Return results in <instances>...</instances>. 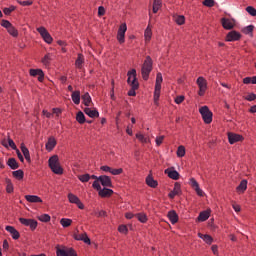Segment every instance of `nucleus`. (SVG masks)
<instances>
[{
  "label": "nucleus",
  "instance_id": "obj_34",
  "mask_svg": "<svg viewBox=\"0 0 256 256\" xmlns=\"http://www.w3.org/2000/svg\"><path fill=\"white\" fill-rule=\"evenodd\" d=\"M82 103L85 107H89V105H91V95H89V92L82 95Z\"/></svg>",
  "mask_w": 256,
  "mask_h": 256
},
{
  "label": "nucleus",
  "instance_id": "obj_2",
  "mask_svg": "<svg viewBox=\"0 0 256 256\" xmlns=\"http://www.w3.org/2000/svg\"><path fill=\"white\" fill-rule=\"evenodd\" d=\"M153 71V59L151 56H146L144 63L142 64L141 68V75L144 81H149V75Z\"/></svg>",
  "mask_w": 256,
  "mask_h": 256
},
{
  "label": "nucleus",
  "instance_id": "obj_36",
  "mask_svg": "<svg viewBox=\"0 0 256 256\" xmlns=\"http://www.w3.org/2000/svg\"><path fill=\"white\" fill-rule=\"evenodd\" d=\"M60 225H62L64 229H67V227H71V225H73V220L69 218H62L60 220Z\"/></svg>",
  "mask_w": 256,
  "mask_h": 256
},
{
  "label": "nucleus",
  "instance_id": "obj_18",
  "mask_svg": "<svg viewBox=\"0 0 256 256\" xmlns=\"http://www.w3.org/2000/svg\"><path fill=\"white\" fill-rule=\"evenodd\" d=\"M239 39H241V33L237 32L235 30L230 31L226 35V41L233 42V41H239Z\"/></svg>",
  "mask_w": 256,
  "mask_h": 256
},
{
  "label": "nucleus",
  "instance_id": "obj_27",
  "mask_svg": "<svg viewBox=\"0 0 256 256\" xmlns=\"http://www.w3.org/2000/svg\"><path fill=\"white\" fill-rule=\"evenodd\" d=\"M24 197L28 203H43V199L37 195H25Z\"/></svg>",
  "mask_w": 256,
  "mask_h": 256
},
{
  "label": "nucleus",
  "instance_id": "obj_38",
  "mask_svg": "<svg viewBox=\"0 0 256 256\" xmlns=\"http://www.w3.org/2000/svg\"><path fill=\"white\" fill-rule=\"evenodd\" d=\"M76 121L80 124V125H83V123H86V119H85V114H83L82 111H79L77 114H76Z\"/></svg>",
  "mask_w": 256,
  "mask_h": 256
},
{
  "label": "nucleus",
  "instance_id": "obj_29",
  "mask_svg": "<svg viewBox=\"0 0 256 256\" xmlns=\"http://www.w3.org/2000/svg\"><path fill=\"white\" fill-rule=\"evenodd\" d=\"M83 63H85V57L83 54L79 53L75 61L76 69H83Z\"/></svg>",
  "mask_w": 256,
  "mask_h": 256
},
{
  "label": "nucleus",
  "instance_id": "obj_32",
  "mask_svg": "<svg viewBox=\"0 0 256 256\" xmlns=\"http://www.w3.org/2000/svg\"><path fill=\"white\" fill-rule=\"evenodd\" d=\"M12 175L14 179H17L18 181H23V177H25V172H23L22 169H19V170L13 171Z\"/></svg>",
  "mask_w": 256,
  "mask_h": 256
},
{
  "label": "nucleus",
  "instance_id": "obj_43",
  "mask_svg": "<svg viewBox=\"0 0 256 256\" xmlns=\"http://www.w3.org/2000/svg\"><path fill=\"white\" fill-rule=\"evenodd\" d=\"M78 179L79 181H81V183H89V180L91 179V175L90 174L79 175Z\"/></svg>",
  "mask_w": 256,
  "mask_h": 256
},
{
  "label": "nucleus",
  "instance_id": "obj_12",
  "mask_svg": "<svg viewBox=\"0 0 256 256\" xmlns=\"http://www.w3.org/2000/svg\"><path fill=\"white\" fill-rule=\"evenodd\" d=\"M68 201L69 203H73L74 205H77L78 209H85V204L81 202V199L77 197V195L73 193L68 194Z\"/></svg>",
  "mask_w": 256,
  "mask_h": 256
},
{
  "label": "nucleus",
  "instance_id": "obj_62",
  "mask_svg": "<svg viewBox=\"0 0 256 256\" xmlns=\"http://www.w3.org/2000/svg\"><path fill=\"white\" fill-rule=\"evenodd\" d=\"M111 167L104 165L100 167V171H104L105 173H111Z\"/></svg>",
  "mask_w": 256,
  "mask_h": 256
},
{
  "label": "nucleus",
  "instance_id": "obj_46",
  "mask_svg": "<svg viewBox=\"0 0 256 256\" xmlns=\"http://www.w3.org/2000/svg\"><path fill=\"white\" fill-rule=\"evenodd\" d=\"M6 193H13L14 191V187H13V183L11 182V179H6Z\"/></svg>",
  "mask_w": 256,
  "mask_h": 256
},
{
  "label": "nucleus",
  "instance_id": "obj_58",
  "mask_svg": "<svg viewBox=\"0 0 256 256\" xmlns=\"http://www.w3.org/2000/svg\"><path fill=\"white\" fill-rule=\"evenodd\" d=\"M95 217H107V211L101 210L99 212H94Z\"/></svg>",
  "mask_w": 256,
  "mask_h": 256
},
{
  "label": "nucleus",
  "instance_id": "obj_13",
  "mask_svg": "<svg viewBox=\"0 0 256 256\" xmlns=\"http://www.w3.org/2000/svg\"><path fill=\"white\" fill-rule=\"evenodd\" d=\"M127 32V24H121L118 33H117V40L121 44L125 43V33Z\"/></svg>",
  "mask_w": 256,
  "mask_h": 256
},
{
  "label": "nucleus",
  "instance_id": "obj_59",
  "mask_svg": "<svg viewBox=\"0 0 256 256\" xmlns=\"http://www.w3.org/2000/svg\"><path fill=\"white\" fill-rule=\"evenodd\" d=\"M165 139V136H158L156 137V145L157 147H160L163 144V140Z\"/></svg>",
  "mask_w": 256,
  "mask_h": 256
},
{
  "label": "nucleus",
  "instance_id": "obj_22",
  "mask_svg": "<svg viewBox=\"0 0 256 256\" xmlns=\"http://www.w3.org/2000/svg\"><path fill=\"white\" fill-rule=\"evenodd\" d=\"M146 185H148V187H151L152 189H157V187L159 186V182H157V180L153 179L152 174H149L146 177Z\"/></svg>",
  "mask_w": 256,
  "mask_h": 256
},
{
  "label": "nucleus",
  "instance_id": "obj_56",
  "mask_svg": "<svg viewBox=\"0 0 256 256\" xmlns=\"http://www.w3.org/2000/svg\"><path fill=\"white\" fill-rule=\"evenodd\" d=\"M111 175H121L123 173V168L113 169L110 170Z\"/></svg>",
  "mask_w": 256,
  "mask_h": 256
},
{
  "label": "nucleus",
  "instance_id": "obj_48",
  "mask_svg": "<svg viewBox=\"0 0 256 256\" xmlns=\"http://www.w3.org/2000/svg\"><path fill=\"white\" fill-rule=\"evenodd\" d=\"M118 231L119 233H122L123 235H127V233H129V228H127V225H120L118 226Z\"/></svg>",
  "mask_w": 256,
  "mask_h": 256
},
{
  "label": "nucleus",
  "instance_id": "obj_33",
  "mask_svg": "<svg viewBox=\"0 0 256 256\" xmlns=\"http://www.w3.org/2000/svg\"><path fill=\"white\" fill-rule=\"evenodd\" d=\"M7 165L8 167H10V169H19V162H17L15 158H9L7 161Z\"/></svg>",
  "mask_w": 256,
  "mask_h": 256
},
{
  "label": "nucleus",
  "instance_id": "obj_39",
  "mask_svg": "<svg viewBox=\"0 0 256 256\" xmlns=\"http://www.w3.org/2000/svg\"><path fill=\"white\" fill-rule=\"evenodd\" d=\"M235 27V19L225 18V29H233Z\"/></svg>",
  "mask_w": 256,
  "mask_h": 256
},
{
  "label": "nucleus",
  "instance_id": "obj_51",
  "mask_svg": "<svg viewBox=\"0 0 256 256\" xmlns=\"http://www.w3.org/2000/svg\"><path fill=\"white\" fill-rule=\"evenodd\" d=\"M15 9H16V7L12 5V6L8 7V8H4L3 9V13H4V15H11V13L13 11H15Z\"/></svg>",
  "mask_w": 256,
  "mask_h": 256
},
{
  "label": "nucleus",
  "instance_id": "obj_5",
  "mask_svg": "<svg viewBox=\"0 0 256 256\" xmlns=\"http://www.w3.org/2000/svg\"><path fill=\"white\" fill-rule=\"evenodd\" d=\"M199 113L206 125H211V123H213V112L210 111L209 106L200 107Z\"/></svg>",
  "mask_w": 256,
  "mask_h": 256
},
{
  "label": "nucleus",
  "instance_id": "obj_1",
  "mask_svg": "<svg viewBox=\"0 0 256 256\" xmlns=\"http://www.w3.org/2000/svg\"><path fill=\"white\" fill-rule=\"evenodd\" d=\"M127 83L131 89L128 91V97H135L137 95V89H139V81L137 80V70L132 69L127 72Z\"/></svg>",
  "mask_w": 256,
  "mask_h": 256
},
{
  "label": "nucleus",
  "instance_id": "obj_40",
  "mask_svg": "<svg viewBox=\"0 0 256 256\" xmlns=\"http://www.w3.org/2000/svg\"><path fill=\"white\" fill-rule=\"evenodd\" d=\"M41 63L45 65L46 67L48 65H51V53H47L41 60Z\"/></svg>",
  "mask_w": 256,
  "mask_h": 256
},
{
  "label": "nucleus",
  "instance_id": "obj_28",
  "mask_svg": "<svg viewBox=\"0 0 256 256\" xmlns=\"http://www.w3.org/2000/svg\"><path fill=\"white\" fill-rule=\"evenodd\" d=\"M198 237H199V239H203V241L207 245H212L213 244V236H211L209 234H202L201 232H199Z\"/></svg>",
  "mask_w": 256,
  "mask_h": 256
},
{
  "label": "nucleus",
  "instance_id": "obj_63",
  "mask_svg": "<svg viewBox=\"0 0 256 256\" xmlns=\"http://www.w3.org/2000/svg\"><path fill=\"white\" fill-rule=\"evenodd\" d=\"M8 144H9V147H11V149H17V145H15V142L13 141V139L8 138Z\"/></svg>",
  "mask_w": 256,
  "mask_h": 256
},
{
  "label": "nucleus",
  "instance_id": "obj_14",
  "mask_svg": "<svg viewBox=\"0 0 256 256\" xmlns=\"http://www.w3.org/2000/svg\"><path fill=\"white\" fill-rule=\"evenodd\" d=\"M30 77H38V81L43 83L45 81V73L41 69H30L29 70Z\"/></svg>",
  "mask_w": 256,
  "mask_h": 256
},
{
  "label": "nucleus",
  "instance_id": "obj_10",
  "mask_svg": "<svg viewBox=\"0 0 256 256\" xmlns=\"http://www.w3.org/2000/svg\"><path fill=\"white\" fill-rule=\"evenodd\" d=\"M19 222L21 225L29 227L32 231H35V229H37V225H39L35 219L19 218Z\"/></svg>",
  "mask_w": 256,
  "mask_h": 256
},
{
  "label": "nucleus",
  "instance_id": "obj_41",
  "mask_svg": "<svg viewBox=\"0 0 256 256\" xmlns=\"http://www.w3.org/2000/svg\"><path fill=\"white\" fill-rule=\"evenodd\" d=\"M135 217L138 219V221H140V223H145L148 220L145 213H137L135 214Z\"/></svg>",
  "mask_w": 256,
  "mask_h": 256
},
{
  "label": "nucleus",
  "instance_id": "obj_47",
  "mask_svg": "<svg viewBox=\"0 0 256 256\" xmlns=\"http://www.w3.org/2000/svg\"><path fill=\"white\" fill-rule=\"evenodd\" d=\"M177 157H185V146L180 145L176 152Z\"/></svg>",
  "mask_w": 256,
  "mask_h": 256
},
{
  "label": "nucleus",
  "instance_id": "obj_23",
  "mask_svg": "<svg viewBox=\"0 0 256 256\" xmlns=\"http://www.w3.org/2000/svg\"><path fill=\"white\" fill-rule=\"evenodd\" d=\"M167 217H168L170 223H172V225H175V223H178V221H179V215L177 214V212L175 210H170L167 214Z\"/></svg>",
  "mask_w": 256,
  "mask_h": 256
},
{
  "label": "nucleus",
  "instance_id": "obj_9",
  "mask_svg": "<svg viewBox=\"0 0 256 256\" xmlns=\"http://www.w3.org/2000/svg\"><path fill=\"white\" fill-rule=\"evenodd\" d=\"M36 31H38L43 39V41H45V43H47L48 45H51V43H53V37L51 36V34L49 33V31H47V28L41 26L38 27L36 29Z\"/></svg>",
  "mask_w": 256,
  "mask_h": 256
},
{
  "label": "nucleus",
  "instance_id": "obj_11",
  "mask_svg": "<svg viewBox=\"0 0 256 256\" xmlns=\"http://www.w3.org/2000/svg\"><path fill=\"white\" fill-rule=\"evenodd\" d=\"M56 256H79V255H77V251H75L73 248H66V249L57 248Z\"/></svg>",
  "mask_w": 256,
  "mask_h": 256
},
{
  "label": "nucleus",
  "instance_id": "obj_64",
  "mask_svg": "<svg viewBox=\"0 0 256 256\" xmlns=\"http://www.w3.org/2000/svg\"><path fill=\"white\" fill-rule=\"evenodd\" d=\"M54 115H57V117H59V115H61V113H63V110H61V108H53L52 109Z\"/></svg>",
  "mask_w": 256,
  "mask_h": 256
},
{
  "label": "nucleus",
  "instance_id": "obj_53",
  "mask_svg": "<svg viewBox=\"0 0 256 256\" xmlns=\"http://www.w3.org/2000/svg\"><path fill=\"white\" fill-rule=\"evenodd\" d=\"M204 7H215V0H204Z\"/></svg>",
  "mask_w": 256,
  "mask_h": 256
},
{
  "label": "nucleus",
  "instance_id": "obj_6",
  "mask_svg": "<svg viewBox=\"0 0 256 256\" xmlns=\"http://www.w3.org/2000/svg\"><path fill=\"white\" fill-rule=\"evenodd\" d=\"M161 83H163V74L158 72L156 74L155 90H154V103L159 102V97H161Z\"/></svg>",
  "mask_w": 256,
  "mask_h": 256
},
{
  "label": "nucleus",
  "instance_id": "obj_44",
  "mask_svg": "<svg viewBox=\"0 0 256 256\" xmlns=\"http://www.w3.org/2000/svg\"><path fill=\"white\" fill-rule=\"evenodd\" d=\"M38 219L42 223H49V221H51V216L49 214H42L38 217Z\"/></svg>",
  "mask_w": 256,
  "mask_h": 256
},
{
  "label": "nucleus",
  "instance_id": "obj_26",
  "mask_svg": "<svg viewBox=\"0 0 256 256\" xmlns=\"http://www.w3.org/2000/svg\"><path fill=\"white\" fill-rule=\"evenodd\" d=\"M57 146V140L55 137L48 138V141L45 145L47 151H52Z\"/></svg>",
  "mask_w": 256,
  "mask_h": 256
},
{
  "label": "nucleus",
  "instance_id": "obj_17",
  "mask_svg": "<svg viewBox=\"0 0 256 256\" xmlns=\"http://www.w3.org/2000/svg\"><path fill=\"white\" fill-rule=\"evenodd\" d=\"M177 195H181V184L175 182L173 190L168 194L169 199H175Z\"/></svg>",
  "mask_w": 256,
  "mask_h": 256
},
{
  "label": "nucleus",
  "instance_id": "obj_19",
  "mask_svg": "<svg viewBox=\"0 0 256 256\" xmlns=\"http://www.w3.org/2000/svg\"><path fill=\"white\" fill-rule=\"evenodd\" d=\"M190 185L194 189L199 197H203V190L199 187V182L195 178L190 179Z\"/></svg>",
  "mask_w": 256,
  "mask_h": 256
},
{
  "label": "nucleus",
  "instance_id": "obj_61",
  "mask_svg": "<svg viewBox=\"0 0 256 256\" xmlns=\"http://www.w3.org/2000/svg\"><path fill=\"white\" fill-rule=\"evenodd\" d=\"M246 101H255L256 100V95L251 93V94H248L246 97H245Z\"/></svg>",
  "mask_w": 256,
  "mask_h": 256
},
{
  "label": "nucleus",
  "instance_id": "obj_35",
  "mask_svg": "<svg viewBox=\"0 0 256 256\" xmlns=\"http://www.w3.org/2000/svg\"><path fill=\"white\" fill-rule=\"evenodd\" d=\"M162 6H163V2L161 0H154L153 7H152L153 13H158L159 9H161Z\"/></svg>",
  "mask_w": 256,
  "mask_h": 256
},
{
  "label": "nucleus",
  "instance_id": "obj_25",
  "mask_svg": "<svg viewBox=\"0 0 256 256\" xmlns=\"http://www.w3.org/2000/svg\"><path fill=\"white\" fill-rule=\"evenodd\" d=\"M20 149H21L27 163H31V154L29 153V148H27V146H25V143L20 144Z\"/></svg>",
  "mask_w": 256,
  "mask_h": 256
},
{
  "label": "nucleus",
  "instance_id": "obj_42",
  "mask_svg": "<svg viewBox=\"0 0 256 256\" xmlns=\"http://www.w3.org/2000/svg\"><path fill=\"white\" fill-rule=\"evenodd\" d=\"M136 139H138V141H140V143H149V138L145 137V135H143L141 133H136Z\"/></svg>",
  "mask_w": 256,
  "mask_h": 256
},
{
  "label": "nucleus",
  "instance_id": "obj_3",
  "mask_svg": "<svg viewBox=\"0 0 256 256\" xmlns=\"http://www.w3.org/2000/svg\"><path fill=\"white\" fill-rule=\"evenodd\" d=\"M48 166L55 175H63V167L59 162V156L53 155L48 160Z\"/></svg>",
  "mask_w": 256,
  "mask_h": 256
},
{
  "label": "nucleus",
  "instance_id": "obj_37",
  "mask_svg": "<svg viewBox=\"0 0 256 256\" xmlns=\"http://www.w3.org/2000/svg\"><path fill=\"white\" fill-rule=\"evenodd\" d=\"M239 193H245L247 191V180H242L237 187Z\"/></svg>",
  "mask_w": 256,
  "mask_h": 256
},
{
  "label": "nucleus",
  "instance_id": "obj_52",
  "mask_svg": "<svg viewBox=\"0 0 256 256\" xmlns=\"http://www.w3.org/2000/svg\"><path fill=\"white\" fill-rule=\"evenodd\" d=\"M78 241H83L87 245H91V239L87 236V233H84L83 238H78Z\"/></svg>",
  "mask_w": 256,
  "mask_h": 256
},
{
  "label": "nucleus",
  "instance_id": "obj_31",
  "mask_svg": "<svg viewBox=\"0 0 256 256\" xmlns=\"http://www.w3.org/2000/svg\"><path fill=\"white\" fill-rule=\"evenodd\" d=\"M209 217H211V210H205L200 212L199 216H198V221H207V219H209Z\"/></svg>",
  "mask_w": 256,
  "mask_h": 256
},
{
  "label": "nucleus",
  "instance_id": "obj_45",
  "mask_svg": "<svg viewBox=\"0 0 256 256\" xmlns=\"http://www.w3.org/2000/svg\"><path fill=\"white\" fill-rule=\"evenodd\" d=\"M144 37L146 39V41H151V37H153V31L151 30V28L147 27L145 32H144Z\"/></svg>",
  "mask_w": 256,
  "mask_h": 256
},
{
  "label": "nucleus",
  "instance_id": "obj_60",
  "mask_svg": "<svg viewBox=\"0 0 256 256\" xmlns=\"http://www.w3.org/2000/svg\"><path fill=\"white\" fill-rule=\"evenodd\" d=\"M105 15V7L99 6L98 7V17H103Z\"/></svg>",
  "mask_w": 256,
  "mask_h": 256
},
{
  "label": "nucleus",
  "instance_id": "obj_8",
  "mask_svg": "<svg viewBox=\"0 0 256 256\" xmlns=\"http://www.w3.org/2000/svg\"><path fill=\"white\" fill-rule=\"evenodd\" d=\"M196 84L198 85V95L199 97H203L205 93L207 92V79H205L203 76H200L196 80Z\"/></svg>",
  "mask_w": 256,
  "mask_h": 256
},
{
  "label": "nucleus",
  "instance_id": "obj_21",
  "mask_svg": "<svg viewBox=\"0 0 256 256\" xmlns=\"http://www.w3.org/2000/svg\"><path fill=\"white\" fill-rule=\"evenodd\" d=\"M5 230L10 233L12 239H14L15 241H17V239L21 237V234L13 226H6Z\"/></svg>",
  "mask_w": 256,
  "mask_h": 256
},
{
  "label": "nucleus",
  "instance_id": "obj_20",
  "mask_svg": "<svg viewBox=\"0 0 256 256\" xmlns=\"http://www.w3.org/2000/svg\"><path fill=\"white\" fill-rule=\"evenodd\" d=\"M228 141L230 145H233L239 141H243V136L235 133H228Z\"/></svg>",
  "mask_w": 256,
  "mask_h": 256
},
{
  "label": "nucleus",
  "instance_id": "obj_50",
  "mask_svg": "<svg viewBox=\"0 0 256 256\" xmlns=\"http://www.w3.org/2000/svg\"><path fill=\"white\" fill-rule=\"evenodd\" d=\"M253 29H255V26L253 25H249V26H246L245 28H243V33H245V35H249L251 33H253Z\"/></svg>",
  "mask_w": 256,
  "mask_h": 256
},
{
  "label": "nucleus",
  "instance_id": "obj_30",
  "mask_svg": "<svg viewBox=\"0 0 256 256\" xmlns=\"http://www.w3.org/2000/svg\"><path fill=\"white\" fill-rule=\"evenodd\" d=\"M71 97L75 105H79V103H81V92L79 90L73 91Z\"/></svg>",
  "mask_w": 256,
  "mask_h": 256
},
{
  "label": "nucleus",
  "instance_id": "obj_15",
  "mask_svg": "<svg viewBox=\"0 0 256 256\" xmlns=\"http://www.w3.org/2000/svg\"><path fill=\"white\" fill-rule=\"evenodd\" d=\"M99 182L101 183V186L104 188L113 187V181L111 180V177L107 175H101L98 177Z\"/></svg>",
  "mask_w": 256,
  "mask_h": 256
},
{
  "label": "nucleus",
  "instance_id": "obj_16",
  "mask_svg": "<svg viewBox=\"0 0 256 256\" xmlns=\"http://www.w3.org/2000/svg\"><path fill=\"white\" fill-rule=\"evenodd\" d=\"M165 175H168L169 179H173L174 181H179V172L175 170V168H168L164 171Z\"/></svg>",
  "mask_w": 256,
  "mask_h": 256
},
{
  "label": "nucleus",
  "instance_id": "obj_55",
  "mask_svg": "<svg viewBox=\"0 0 256 256\" xmlns=\"http://www.w3.org/2000/svg\"><path fill=\"white\" fill-rule=\"evenodd\" d=\"M19 5H22V7H29L33 5V1L26 0V1H18Z\"/></svg>",
  "mask_w": 256,
  "mask_h": 256
},
{
  "label": "nucleus",
  "instance_id": "obj_7",
  "mask_svg": "<svg viewBox=\"0 0 256 256\" xmlns=\"http://www.w3.org/2000/svg\"><path fill=\"white\" fill-rule=\"evenodd\" d=\"M0 25L1 27H4V29L7 30V33L12 37H19V30H17L9 20L2 19Z\"/></svg>",
  "mask_w": 256,
  "mask_h": 256
},
{
  "label": "nucleus",
  "instance_id": "obj_49",
  "mask_svg": "<svg viewBox=\"0 0 256 256\" xmlns=\"http://www.w3.org/2000/svg\"><path fill=\"white\" fill-rule=\"evenodd\" d=\"M175 23L177 25H185V16L179 15L175 18Z\"/></svg>",
  "mask_w": 256,
  "mask_h": 256
},
{
  "label": "nucleus",
  "instance_id": "obj_57",
  "mask_svg": "<svg viewBox=\"0 0 256 256\" xmlns=\"http://www.w3.org/2000/svg\"><path fill=\"white\" fill-rule=\"evenodd\" d=\"M174 101L176 105H181V103L185 101V96L183 95L177 96Z\"/></svg>",
  "mask_w": 256,
  "mask_h": 256
},
{
  "label": "nucleus",
  "instance_id": "obj_54",
  "mask_svg": "<svg viewBox=\"0 0 256 256\" xmlns=\"http://www.w3.org/2000/svg\"><path fill=\"white\" fill-rule=\"evenodd\" d=\"M247 13H249V15H251L252 17H256V9L253 8L252 6H248L246 8Z\"/></svg>",
  "mask_w": 256,
  "mask_h": 256
},
{
  "label": "nucleus",
  "instance_id": "obj_4",
  "mask_svg": "<svg viewBox=\"0 0 256 256\" xmlns=\"http://www.w3.org/2000/svg\"><path fill=\"white\" fill-rule=\"evenodd\" d=\"M93 189H96L98 191L99 197H102V199H107L113 195V189L111 188H101V184H99L97 181H94L92 183Z\"/></svg>",
  "mask_w": 256,
  "mask_h": 256
},
{
  "label": "nucleus",
  "instance_id": "obj_24",
  "mask_svg": "<svg viewBox=\"0 0 256 256\" xmlns=\"http://www.w3.org/2000/svg\"><path fill=\"white\" fill-rule=\"evenodd\" d=\"M85 115H88L91 119L99 117V111L97 109H91L89 107L84 108Z\"/></svg>",
  "mask_w": 256,
  "mask_h": 256
}]
</instances>
